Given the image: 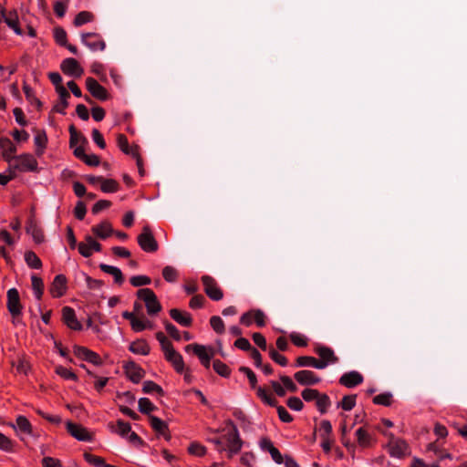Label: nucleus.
I'll use <instances>...</instances> for the list:
<instances>
[{
	"label": "nucleus",
	"mask_w": 467,
	"mask_h": 467,
	"mask_svg": "<svg viewBox=\"0 0 467 467\" xmlns=\"http://www.w3.org/2000/svg\"><path fill=\"white\" fill-rule=\"evenodd\" d=\"M137 296L144 301L150 316H155L161 310V306L151 289L140 288L137 291Z\"/></svg>",
	"instance_id": "nucleus-1"
},
{
	"label": "nucleus",
	"mask_w": 467,
	"mask_h": 467,
	"mask_svg": "<svg viewBox=\"0 0 467 467\" xmlns=\"http://www.w3.org/2000/svg\"><path fill=\"white\" fill-rule=\"evenodd\" d=\"M186 352L192 351L200 359L201 363L206 368H210L211 360L214 355L213 348L197 343L187 345L184 348Z\"/></svg>",
	"instance_id": "nucleus-2"
},
{
	"label": "nucleus",
	"mask_w": 467,
	"mask_h": 467,
	"mask_svg": "<svg viewBox=\"0 0 467 467\" xmlns=\"http://www.w3.org/2000/svg\"><path fill=\"white\" fill-rule=\"evenodd\" d=\"M137 241L140 248L147 253H153L158 250V243L148 225L143 227L142 233L137 237Z\"/></svg>",
	"instance_id": "nucleus-3"
},
{
	"label": "nucleus",
	"mask_w": 467,
	"mask_h": 467,
	"mask_svg": "<svg viewBox=\"0 0 467 467\" xmlns=\"http://www.w3.org/2000/svg\"><path fill=\"white\" fill-rule=\"evenodd\" d=\"M223 439L226 442V452L228 456L231 458L234 454H236L240 451L242 448L243 441L240 438L238 430L236 426L233 425V429L231 431L223 435Z\"/></svg>",
	"instance_id": "nucleus-4"
},
{
	"label": "nucleus",
	"mask_w": 467,
	"mask_h": 467,
	"mask_svg": "<svg viewBox=\"0 0 467 467\" xmlns=\"http://www.w3.org/2000/svg\"><path fill=\"white\" fill-rule=\"evenodd\" d=\"M37 169V161L33 157V155L29 153L21 154L16 157V160L12 165V171H34Z\"/></svg>",
	"instance_id": "nucleus-5"
},
{
	"label": "nucleus",
	"mask_w": 467,
	"mask_h": 467,
	"mask_svg": "<svg viewBox=\"0 0 467 467\" xmlns=\"http://www.w3.org/2000/svg\"><path fill=\"white\" fill-rule=\"evenodd\" d=\"M0 148L2 149L3 158L8 162V171H12V165L16 160V152L17 150L16 146L8 139V138H1L0 139Z\"/></svg>",
	"instance_id": "nucleus-6"
},
{
	"label": "nucleus",
	"mask_w": 467,
	"mask_h": 467,
	"mask_svg": "<svg viewBox=\"0 0 467 467\" xmlns=\"http://www.w3.org/2000/svg\"><path fill=\"white\" fill-rule=\"evenodd\" d=\"M202 282L204 286L205 294L213 300L219 301L223 298V294L218 286L216 281L210 275L202 276Z\"/></svg>",
	"instance_id": "nucleus-7"
},
{
	"label": "nucleus",
	"mask_w": 467,
	"mask_h": 467,
	"mask_svg": "<svg viewBox=\"0 0 467 467\" xmlns=\"http://www.w3.org/2000/svg\"><path fill=\"white\" fill-rule=\"evenodd\" d=\"M6 306L14 319L21 315L22 305L20 303L19 293L16 288H10L7 291ZM13 322L15 323V320Z\"/></svg>",
	"instance_id": "nucleus-8"
},
{
	"label": "nucleus",
	"mask_w": 467,
	"mask_h": 467,
	"mask_svg": "<svg viewBox=\"0 0 467 467\" xmlns=\"http://www.w3.org/2000/svg\"><path fill=\"white\" fill-rule=\"evenodd\" d=\"M81 42L87 46L91 51L101 50L106 47L105 42L96 33H83L81 35Z\"/></svg>",
	"instance_id": "nucleus-9"
},
{
	"label": "nucleus",
	"mask_w": 467,
	"mask_h": 467,
	"mask_svg": "<svg viewBox=\"0 0 467 467\" xmlns=\"http://www.w3.org/2000/svg\"><path fill=\"white\" fill-rule=\"evenodd\" d=\"M60 68L64 74L74 78H80L84 73L78 62L72 57L64 59L60 65Z\"/></svg>",
	"instance_id": "nucleus-10"
},
{
	"label": "nucleus",
	"mask_w": 467,
	"mask_h": 467,
	"mask_svg": "<svg viewBox=\"0 0 467 467\" xmlns=\"http://www.w3.org/2000/svg\"><path fill=\"white\" fill-rule=\"evenodd\" d=\"M389 453L398 458H401L408 453V444L405 441L396 439L393 434H390V440L389 441Z\"/></svg>",
	"instance_id": "nucleus-11"
},
{
	"label": "nucleus",
	"mask_w": 467,
	"mask_h": 467,
	"mask_svg": "<svg viewBox=\"0 0 467 467\" xmlns=\"http://www.w3.org/2000/svg\"><path fill=\"white\" fill-rule=\"evenodd\" d=\"M86 87L94 98H96L99 100H107L108 99V98H109L108 91L95 78H88L86 79Z\"/></svg>",
	"instance_id": "nucleus-12"
},
{
	"label": "nucleus",
	"mask_w": 467,
	"mask_h": 467,
	"mask_svg": "<svg viewBox=\"0 0 467 467\" xmlns=\"http://www.w3.org/2000/svg\"><path fill=\"white\" fill-rule=\"evenodd\" d=\"M123 368L127 377L133 382L139 383L145 376V371L134 361H128L123 365Z\"/></svg>",
	"instance_id": "nucleus-13"
},
{
	"label": "nucleus",
	"mask_w": 467,
	"mask_h": 467,
	"mask_svg": "<svg viewBox=\"0 0 467 467\" xmlns=\"http://www.w3.org/2000/svg\"><path fill=\"white\" fill-rule=\"evenodd\" d=\"M294 378L302 386H314L321 381L320 378L311 370L297 371Z\"/></svg>",
	"instance_id": "nucleus-14"
},
{
	"label": "nucleus",
	"mask_w": 467,
	"mask_h": 467,
	"mask_svg": "<svg viewBox=\"0 0 467 467\" xmlns=\"http://www.w3.org/2000/svg\"><path fill=\"white\" fill-rule=\"evenodd\" d=\"M67 431L75 439L81 441H90L92 440L91 434L88 433V430L81 425L75 424L71 421L66 423Z\"/></svg>",
	"instance_id": "nucleus-15"
},
{
	"label": "nucleus",
	"mask_w": 467,
	"mask_h": 467,
	"mask_svg": "<svg viewBox=\"0 0 467 467\" xmlns=\"http://www.w3.org/2000/svg\"><path fill=\"white\" fill-rule=\"evenodd\" d=\"M164 356L167 361L172 364L175 370L179 373H182L184 370V362L182 355L177 352L173 347L164 351Z\"/></svg>",
	"instance_id": "nucleus-16"
},
{
	"label": "nucleus",
	"mask_w": 467,
	"mask_h": 467,
	"mask_svg": "<svg viewBox=\"0 0 467 467\" xmlns=\"http://www.w3.org/2000/svg\"><path fill=\"white\" fill-rule=\"evenodd\" d=\"M315 352L321 358L319 362H327V366L328 364H335L338 361V358L335 355L334 350L327 346L317 345L315 347Z\"/></svg>",
	"instance_id": "nucleus-17"
},
{
	"label": "nucleus",
	"mask_w": 467,
	"mask_h": 467,
	"mask_svg": "<svg viewBox=\"0 0 467 467\" xmlns=\"http://www.w3.org/2000/svg\"><path fill=\"white\" fill-rule=\"evenodd\" d=\"M362 382L363 376L355 370L344 373L339 379V383L347 388H354Z\"/></svg>",
	"instance_id": "nucleus-18"
},
{
	"label": "nucleus",
	"mask_w": 467,
	"mask_h": 467,
	"mask_svg": "<svg viewBox=\"0 0 467 467\" xmlns=\"http://www.w3.org/2000/svg\"><path fill=\"white\" fill-rule=\"evenodd\" d=\"M260 448L263 451H268L270 453L273 461L275 463H277V464L283 463L285 457H283L281 452L278 451L277 448H275L273 445V442L269 439H267V438L262 439L261 441H260Z\"/></svg>",
	"instance_id": "nucleus-19"
},
{
	"label": "nucleus",
	"mask_w": 467,
	"mask_h": 467,
	"mask_svg": "<svg viewBox=\"0 0 467 467\" xmlns=\"http://www.w3.org/2000/svg\"><path fill=\"white\" fill-rule=\"evenodd\" d=\"M63 321L66 325L74 330H81L82 325L78 322L76 317V314L73 308L70 306H64L62 309Z\"/></svg>",
	"instance_id": "nucleus-20"
},
{
	"label": "nucleus",
	"mask_w": 467,
	"mask_h": 467,
	"mask_svg": "<svg viewBox=\"0 0 467 467\" xmlns=\"http://www.w3.org/2000/svg\"><path fill=\"white\" fill-rule=\"evenodd\" d=\"M67 289V278L64 275H57L54 278L50 292L54 297L62 296Z\"/></svg>",
	"instance_id": "nucleus-21"
},
{
	"label": "nucleus",
	"mask_w": 467,
	"mask_h": 467,
	"mask_svg": "<svg viewBox=\"0 0 467 467\" xmlns=\"http://www.w3.org/2000/svg\"><path fill=\"white\" fill-rule=\"evenodd\" d=\"M296 367H312L317 369H323L327 368V362H319L314 357L302 356L296 358Z\"/></svg>",
	"instance_id": "nucleus-22"
},
{
	"label": "nucleus",
	"mask_w": 467,
	"mask_h": 467,
	"mask_svg": "<svg viewBox=\"0 0 467 467\" xmlns=\"http://www.w3.org/2000/svg\"><path fill=\"white\" fill-rule=\"evenodd\" d=\"M170 316L174 321L183 327L192 326V318L187 312H182L177 308H172L170 310Z\"/></svg>",
	"instance_id": "nucleus-23"
},
{
	"label": "nucleus",
	"mask_w": 467,
	"mask_h": 467,
	"mask_svg": "<svg viewBox=\"0 0 467 467\" xmlns=\"http://www.w3.org/2000/svg\"><path fill=\"white\" fill-rule=\"evenodd\" d=\"M91 231L98 238L103 240L114 233L112 226L109 222H102L98 225L92 226Z\"/></svg>",
	"instance_id": "nucleus-24"
},
{
	"label": "nucleus",
	"mask_w": 467,
	"mask_h": 467,
	"mask_svg": "<svg viewBox=\"0 0 467 467\" xmlns=\"http://www.w3.org/2000/svg\"><path fill=\"white\" fill-rule=\"evenodd\" d=\"M99 268L104 273L111 275L116 284L121 285L124 282V277L119 268L106 264H100Z\"/></svg>",
	"instance_id": "nucleus-25"
},
{
	"label": "nucleus",
	"mask_w": 467,
	"mask_h": 467,
	"mask_svg": "<svg viewBox=\"0 0 467 467\" xmlns=\"http://www.w3.org/2000/svg\"><path fill=\"white\" fill-rule=\"evenodd\" d=\"M1 18L6 23V25L12 28L16 34L22 35L23 31L18 26V16L16 12H11L7 14L5 12V16H1Z\"/></svg>",
	"instance_id": "nucleus-26"
},
{
	"label": "nucleus",
	"mask_w": 467,
	"mask_h": 467,
	"mask_svg": "<svg viewBox=\"0 0 467 467\" xmlns=\"http://www.w3.org/2000/svg\"><path fill=\"white\" fill-rule=\"evenodd\" d=\"M26 233L30 234L36 244H41L44 241V234L42 230L37 227L33 220H29L26 227Z\"/></svg>",
	"instance_id": "nucleus-27"
},
{
	"label": "nucleus",
	"mask_w": 467,
	"mask_h": 467,
	"mask_svg": "<svg viewBox=\"0 0 467 467\" xmlns=\"http://www.w3.org/2000/svg\"><path fill=\"white\" fill-rule=\"evenodd\" d=\"M49 79L50 81L55 85L56 91L57 92L59 97H67L68 96V91L66 89L65 87L62 86V77L57 72H51L49 73Z\"/></svg>",
	"instance_id": "nucleus-28"
},
{
	"label": "nucleus",
	"mask_w": 467,
	"mask_h": 467,
	"mask_svg": "<svg viewBox=\"0 0 467 467\" xmlns=\"http://www.w3.org/2000/svg\"><path fill=\"white\" fill-rule=\"evenodd\" d=\"M129 349L134 354L146 356L150 353V347L144 340H138L130 345Z\"/></svg>",
	"instance_id": "nucleus-29"
},
{
	"label": "nucleus",
	"mask_w": 467,
	"mask_h": 467,
	"mask_svg": "<svg viewBox=\"0 0 467 467\" xmlns=\"http://www.w3.org/2000/svg\"><path fill=\"white\" fill-rule=\"evenodd\" d=\"M150 423L151 428L159 434H165V431H168L167 423L156 416H150Z\"/></svg>",
	"instance_id": "nucleus-30"
},
{
	"label": "nucleus",
	"mask_w": 467,
	"mask_h": 467,
	"mask_svg": "<svg viewBox=\"0 0 467 467\" xmlns=\"http://www.w3.org/2000/svg\"><path fill=\"white\" fill-rule=\"evenodd\" d=\"M109 427L112 431L117 432L121 437H126L131 431V427H130V423L125 422L122 420H119L117 421V427H118L117 430H115V427H114L113 423H111V422L109 423Z\"/></svg>",
	"instance_id": "nucleus-31"
},
{
	"label": "nucleus",
	"mask_w": 467,
	"mask_h": 467,
	"mask_svg": "<svg viewBox=\"0 0 467 467\" xmlns=\"http://www.w3.org/2000/svg\"><path fill=\"white\" fill-rule=\"evenodd\" d=\"M47 137L44 130L37 131L35 137V144L36 146V154L38 156L43 154L44 149L47 146Z\"/></svg>",
	"instance_id": "nucleus-32"
},
{
	"label": "nucleus",
	"mask_w": 467,
	"mask_h": 467,
	"mask_svg": "<svg viewBox=\"0 0 467 467\" xmlns=\"http://www.w3.org/2000/svg\"><path fill=\"white\" fill-rule=\"evenodd\" d=\"M25 261L27 265L34 269H40L42 267V262L39 257L32 251H27L25 254Z\"/></svg>",
	"instance_id": "nucleus-33"
},
{
	"label": "nucleus",
	"mask_w": 467,
	"mask_h": 467,
	"mask_svg": "<svg viewBox=\"0 0 467 467\" xmlns=\"http://www.w3.org/2000/svg\"><path fill=\"white\" fill-rule=\"evenodd\" d=\"M32 288L37 300H40L44 291V284L40 277L33 275L31 276Z\"/></svg>",
	"instance_id": "nucleus-34"
},
{
	"label": "nucleus",
	"mask_w": 467,
	"mask_h": 467,
	"mask_svg": "<svg viewBox=\"0 0 467 467\" xmlns=\"http://www.w3.org/2000/svg\"><path fill=\"white\" fill-rule=\"evenodd\" d=\"M316 405L320 413L325 414L331 405L329 397L327 394L319 393V398H317L316 400Z\"/></svg>",
	"instance_id": "nucleus-35"
},
{
	"label": "nucleus",
	"mask_w": 467,
	"mask_h": 467,
	"mask_svg": "<svg viewBox=\"0 0 467 467\" xmlns=\"http://www.w3.org/2000/svg\"><path fill=\"white\" fill-rule=\"evenodd\" d=\"M356 436L360 446L368 447L370 445L371 437L363 428L357 430Z\"/></svg>",
	"instance_id": "nucleus-36"
},
{
	"label": "nucleus",
	"mask_w": 467,
	"mask_h": 467,
	"mask_svg": "<svg viewBox=\"0 0 467 467\" xmlns=\"http://www.w3.org/2000/svg\"><path fill=\"white\" fill-rule=\"evenodd\" d=\"M92 19H93V15L90 12L81 11L76 16L73 24L75 26L78 27L88 22L92 21Z\"/></svg>",
	"instance_id": "nucleus-37"
},
{
	"label": "nucleus",
	"mask_w": 467,
	"mask_h": 467,
	"mask_svg": "<svg viewBox=\"0 0 467 467\" xmlns=\"http://www.w3.org/2000/svg\"><path fill=\"white\" fill-rule=\"evenodd\" d=\"M139 410L143 414H150L157 408L148 398H140L139 400Z\"/></svg>",
	"instance_id": "nucleus-38"
},
{
	"label": "nucleus",
	"mask_w": 467,
	"mask_h": 467,
	"mask_svg": "<svg viewBox=\"0 0 467 467\" xmlns=\"http://www.w3.org/2000/svg\"><path fill=\"white\" fill-rule=\"evenodd\" d=\"M213 369L216 373L223 378H228L230 376L231 370L228 366L223 363L221 360L216 359L213 364Z\"/></svg>",
	"instance_id": "nucleus-39"
},
{
	"label": "nucleus",
	"mask_w": 467,
	"mask_h": 467,
	"mask_svg": "<svg viewBox=\"0 0 467 467\" xmlns=\"http://www.w3.org/2000/svg\"><path fill=\"white\" fill-rule=\"evenodd\" d=\"M357 395H347L344 396L342 400L337 404V407H341L344 410H351L356 405Z\"/></svg>",
	"instance_id": "nucleus-40"
},
{
	"label": "nucleus",
	"mask_w": 467,
	"mask_h": 467,
	"mask_svg": "<svg viewBox=\"0 0 467 467\" xmlns=\"http://www.w3.org/2000/svg\"><path fill=\"white\" fill-rule=\"evenodd\" d=\"M142 390L146 394H150L153 391H156L161 396L164 394V391L161 389V387L151 380L144 381Z\"/></svg>",
	"instance_id": "nucleus-41"
},
{
	"label": "nucleus",
	"mask_w": 467,
	"mask_h": 467,
	"mask_svg": "<svg viewBox=\"0 0 467 467\" xmlns=\"http://www.w3.org/2000/svg\"><path fill=\"white\" fill-rule=\"evenodd\" d=\"M16 426L24 433L30 434L32 431L31 423L25 416L20 415L17 417Z\"/></svg>",
	"instance_id": "nucleus-42"
},
{
	"label": "nucleus",
	"mask_w": 467,
	"mask_h": 467,
	"mask_svg": "<svg viewBox=\"0 0 467 467\" xmlns=\"http://www.w3.org/2000/svg\"><path fill=\"white\" fill-rule=\"evenodd\" d=\"M101 183V191L104 192H117L119 189V183L112 179H104L100 182Z\"/></svg>",
	"instance_id": "nucleus-43"
},
{
	"label": "nucleus",
	"mask_w": 467,
	"mask_h": 467,
	"mask_svg": "<svg viewBox=\"0 0 467 467\" xmlns=\"http://www.w3.org/2000/svg\"><path fill=\"white\" fill-rule=\"evenodd\" d=\"M23 89L26 99L31 104L35 105L38 109H40L42 107V102L34 96L33 89L27 85H24Z\"/></svg>",
	"instance_id": "nucleus-44"
},
{
	"label": "nucleus",
	"mask_w": 467,
	"mask_h": 467,
	"mask_svg": "<svg viewBox=\"0 0 467 467\" xmlns=\"http://www.w3.org/2000/svg\"><path fill=\"white\" fill-rule=\"evenodd\" d=\"M268 354L270 358L280 366L285 367L287 365V358L285 356L279 354L273 347L268 348Z\"/></svg>",
	"instance_id": "nucleus-45"
},
{
	"label": "nucleus",
	"mask_w": 467,
	"mask_h": 467,
	"mask_svg": "<svg viewBox=\"0 0 467 467\" xmlns=\"http://www.w3.org/2000/svg\"><path fill=\"white\" fill-rule=\"evenodd\" d=\"M210 324L212 326V327L213 328V330L217 333V334H223L224 333V323L223 321V319L218 317V316H213L211 317L210 319Z\"/></svg>",
	"instance_id": "nucleus-46"
},
{
	"label": "nucleus",
	"mask_w": 467,
	"mask_h": 467,
	"mask_svg": "<svg viewBox=\"0 0 467 467\" xmlns=\"http://www.w3.org/2000/svg\"><path fill=\"white\" fill-rule=\"evenodd\" d=\"M54 37H55L57 43L59 44L60 46H67V33L62 27H60V26L55 27Z\"/></svg>",
	"instance_id": "nucleus-47"
},
{
	"label": "nucleus",
	"mask_w": 467,
	"mask_h": 467,
	"mask_svg": "<svg viewBox=\"0 0 467 467\" xmlns=\"http://www.w3.org/2000/svg\"><path fill=\"white\" fill-rule=\"evenodd\" d=\"M240 372L245 374L247 376V379H249V383L251 385L252 389H255L257 385V378L256 375L254 373V371L247 368V367H240L239 368Z\"/></svg>",
	"instance_id": "nucleus-48"
},
{
	"label": "nucleus",
	"mask_w": 467,
	"mask_h": 467,
	"mask_svg": "<svg viewBox=\"0 0 467 467\" xmlns=\"http://www.w3.org/2000/svg\"><path fill=\"white\" fill-rule=\"evenodd\" d=\"M118 145L120 148V150L125 154H131L133 156V153H136L135 151H132L129 146L128 139L123 134H119L118 136Z\"/></svg>",
	"instance_id": "nucleus-49"
},
{
	"label": "nucleus",
	"mask_w": 467,
	"mask_h": 467,
	"mask_svg": "<svg viewBox=\"0 0 467 467\" xmlns=\"http://www.w3.org/2000/svg\"><path fill=\"white\" fill-rule=\"evenodd\" d=\"M162 275L167 282L172 283L175 282L178 273L175 268L168 265L163 268Z\"/></svg>",
	"instance_id": "nucleus-50"
},
{
	"label": "nucleus",
	"mask_w": 467,
	"mask_h": 467,
	"mask_svg": "<svg viewBox=\"0 0 467 467\" xmlns=\"http://www.w3.org/2000/svg\"><path fill=\"white\" fill-rule=\"evenodd\" d=\"M130 282L133 286L139 287L150 285L151 283V279L146 275H135L130 278Z\"/></svg>",
	"instance_id": "nucleus-51"
},
{
	"label": "nucleus",
	"mask_w": 467,
	"mask_h": 467,
	"mask_svg": "<svg viewBox=\"0 0 467 467\" xmlns=\"http://www.w3.org/2000/svg\"><path fill=\"white\" fill-rule=\"evenodd\" d=\"M56 373L66 379H71L75 381L78 379V377L75 373L62 366H57L56 368Z\"/></svg>",
	"instance_id": "nucleus-52"
},
{
	"label": "nucleus",
	"mask_w": 467,
	"mask_h": 467,
	"mask_svg": "<svg viewBox=\"0 0 467 467\" xmlns=\"http://www.w3.org/2000/svg\"><path fill=\"white\" fill-rule=\"evenodd\" d=\"M188 451L191 454L195 456H203L206 453V448L198 442H192Z\"/></svg>",
	"instance_id": "nucleus-53"
},
{
	"label": "nucleus",
	"mask_w": 467,
	"mask_h": 467,
	"mask_svg": "<svg viewBox=\"0 0 467 467\" xmlns=\"http://www.w3.org/2000/svg\"><path fill=\"white\" fill-rule=\"evenodd\" d=\"M391 398H392V395L390 393H382V394L375 396L373 399V402L375 404L389 406L391 403Z\"/></svg>",
	"instance_id": "nucleus-54"
},
{
	"label": "nucleus",
	"mask_w": 467,
	"mask_h": 467,
	"mask_svg": "<svg viewBox=\"0 0 467 467\" xmlns=\"http://www.w3.org/2000/svg\"><path fill=\"white\" fill-rule=\"evenodd\" d=\"M287 406L296 411H300L304 408L303 401L297 397H291L286 401Z\"/></svg>",
	"instance_id": "nucleus-55"
},
{
	"label": "nucleus",
	"mask_w": 467,
	"mask_h": 467,
	"mask_svg": "<svg viewBox=\"0 0 467 467\" xmlns=\"http://www.w3.org/2000/svg\"><path fill=\"white\" fill-rule=\"evenodd\" d=\"M301 395L306 401L309 402L316 400L317 398H319V391L314 389H305Z\"/></svg>",
	"instance_id": "nucleus-56"
},
{
	"label": "nucleus",
	"mask_w": 467,
	"mask_h": 467,
	"mask_svg": "<svg viewBox=\"0 0 467 467\" xmlns=\"http://www.w3.org/2000/svg\"><path fill=\"white\" fill-rule=\"evenodd\" d=\"M290 339L297 347H306L307 345V340L306 337L299 333H291Z\"/></svg>",
	"instance_id": "nucleus-57"
},
{
	"label": "nucleus",
	"mask_w": 467,
	"mask_h": 467,
	"mask_svg": "<svg viewBox=\"0 0 467 467\" xmlns=\"http://www.w3.org/2000/svg\"><path fill=\"white\" fill-rule=\"evenodd\" d=\"M254 342L264 351L268 350L265 337L261 333H254L252 335Z\"/></svg>",
	"instance_id": "nucleus-58"
},
{
	"label": "nucleus",
	"mask_w": 467,
	"mask_h": 467,
	"mask_svg": "<svg viewBox=\"0 0 467 467\" xmlns=\"http://www.w3.org/2000/svg\"><path fill=\"white\" fill-rule=\"evenodd\" d=\"M234 347L242 349V350H244V351H249L251 352L252 349L254 348L249 340L244 338V337H240L239 338H237L234 342Z\"/></svg>",
	"instance_id": "nucleus-59"
},
{
	"label": "nucleus",
	"mask_w": 467,
	"mask_h": 467,
	"mask_svg": "<svg viewBox=\"0 0 467 467\" xmlns=\"http://www.w3.org/2000/svg\"><path fill=\"white\" fill-rule=\"evenodd\" d=\"M280 380L284 384V388L291 392H296L297 391V386L294 381L288 377V376H281Z\"/></svg>",
	"instance_id": "nucleus-60"
},
{
	"label": "nucleus",
	"mask_w": 467,
	"mask_h": 467,
	"mask_svg": "<svg viewBox=\"0 0 467 467\" xmlns=\"http://www.w3.org/2000/svg\"><path fill=\"white\" fill-rule=\"evenodd\" d=\"M87 213L86 205L83 202L79 201L77 202V205L74 209L75 216L78 220H83Z\"/></svg>",
	"instance_id": "nucleus-61"
},
{
	"label": "nucleus",
	"mask_w": 467,
	"mask_h": 467,
	"mask_svg": "<svg viewBox=\"0 0 467 467\" xmlns=\"http://www.w3.org/2000/svg\"><path fill=\"white\" fill-rule=\"evenodd\" d=\"M156 338L160 342L163 352L172 347V344L167 339L162 332H157Z\"/></svg>",
	"instance_id": "nucleus-62"
},
{
	"label": "nucleus",
	"mask_w": 467,
	"mask_h": 467,
	"mask_svg": "<svg viewBox=\"0 0 467 467\" xmlns=\"http://www.w3.org/2000/svg\"><path fill=\"white\" fill-rule=\"evenodd\" d=\"M74 354L84 360H87L88 355L89 354L90 350L85 347L77 346L75 345L73 348Z\"/></svg>",
	"instance_id": "nucleus-63"
},
{
	"label": "nucleus",
	"mask_w": 467,
	"mask_h": 467,
	"mask_svg": "<svg viewBox=\"0 0 467 467\" xmlns=\"http://www.w3.org/2000/svg\"><path fill=\"white\" fill-rule=\"evenodd\" d=\"M42 464L44 467H62L60 461L52 457H45Z\"/></svg>",
	"instance_id": "nucleus-64"
}]
</instances>
